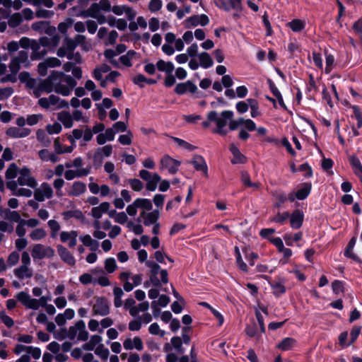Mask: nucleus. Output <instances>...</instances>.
<instances>
[{"label": "nucleus", "mask_w": 362, "mask_h": 362, "mask_svg": "<svg viewBox=\"0 0 362 362\" xmlns=\"http://www.w3.org/2000/svg\"><path fill=\"white\" fill-rule=\"evenodd\" d=\"M28 63V51L21 50L18 52V54L11 59L8 64V68L11 73L8 74V75L4 76V77H1L0 79L1 83H16L18 79L17 74L21 69V66H27Z\"/></svg>", "instance_id": "obj_2"}, {"label": "nucleus", "mask_w": 362, "mask_h": 362, "mask_svg": "<svg viewBox=\"0 0 362 362\" xmlns=\"http://www.w3.org/2000/svg\"><path fill=\"white\" fill-rule=\"evenodd\" d=\"M123 346L126 350L135 349L137 351H141L144 349L143 341L139 337L126 339L123 342Z\"/></svg>", "instance_id": "obj_25"}, {"label": "nucleus", "mask_w": 362, "mask_h": 362, "mask_svg": "<svg viewBox=\"0 0 362 362\" xmlns=\"http://www.w3.org/2000/svg\"><path fill=\"white\" fill-rule=\"evenodd\" d=\"M18 185H19L16 183V181L14 180L8 181L6 183L7 188L12 191L13 194L16 196L30 197L33 194V192L30 189L23 187L19 188Z\"/></svg>", "instance_id": "obj_16"}, {"label": "nucleus", "mask_w": 362, "mask_h": 362, "mask_svg": "<svg viewBox=\"0 0 362 362\" xmlns=\"http://www.w3.org/2000/svg\"><path fill=\"white\" fill-rule=\"evenodd\" d=\"M229 148L233 154V158L231 159L232 163L242 164L247 161L246 157L240 151L238 148L234 144H230Z\"/></svg>", "instance_id": "obj_27"}, {"label": "nucleus", "mask_w": 362, "mask_h": 362, "mask_svg": "<svg viewBox=\"0 0 362 362\" xmlns=\"http://www.w3.org/2000/svg\"><path fill=\"white\" fill-rule=\"evenodd\" d=\"M114 293V305L116 308H119L122 305V297L124 295L122 289L119 287H115L113 290Z\"/></svg>", "instance_id": "obj_51"}, {"label": "nucleus", "mask_w": 362, "mask_h": 362, "mask_svg": "<svg viewBox=\"0 0 362 362\" xmlns=\"http://www.w3.org/2000/svg\"><path fill=\"white\" fill-rule=\"evenodd\" d=\"M86 192V185L81 181L74 182L67 190L70 197H79Z\"/></svg>", "instance_id": "obj_21"}, {"label": "nucleus", "mask_w": 362, "mask_h": 362, "mask_svg": "<svg viewBox=\"0 0 362 362\" xmlns=\"http://www.w3.org/2000/svg\"><path fill=\"white\" fill-rule=\"evenodd\" d=\"M102 341V338L99 335H93L90 337L88 342L83 345V347L86 350H93L95 346Z\"/></svg>", "instance_id": "obj_53"}, {"label": "nucleus", "mask_w": 362, "mask_h": 362, "mask_svg": "<svg viewBox=\"0 0 362 362\" xmlns=\"http://www.w3.org/2000/svg\"><path fill=\"white\" fill-rule=\"evenodd\" d=\"M95 354L102 360L106 361L108 358L110 352L109 350L105 348L103 344H100L95 349Z\"/></svg>", "instance_id": "obj_55"}, {"label": "nucleus", "mask_w": 362, "mask_h": 362, "mask_svg": "<svg viewBox=\"0 0 362 362\" xmlns=\"http://www.w3.org/2000/svg\"><path fill=\"white\" fill-rule=\"evenodd\" d=\"M93 313L95 315L105 316L110 313V307L107 300L103 297L94 298Z\"/></svg>", "instance_id": "obj_12"}, {"label": "nucleus", "mask_w": 362, "mask_h": 362, "mask_svg": "<svg viewBox=\"0 0 362 362\" xmlns=\"http://www.w3.org/2000/svg\"><path fill=\"white\" fill-rule=\"evenodd\" d=\"M78 233L76 230L62 231L60 240L62 243H67L69 247H74L77 243Z\"/></svg>", "instance_id": "obj_23"}, {"label": "nucleus", "mask_w": 362, "mask_h": 362, "mask_svg": "<svg viewBox=\"0 0 362 362\" xmlns=\"http://www.w3.org/2000/svg\"><path fill=\"white\" fill-rule=\"evenodd\" d=\"M156 68L159 71L164 72L166 74H172L175 70L174 64L172 62L159 59L156 63Z\"/></svg>", "instance_id": "obj_36"}, {"label": "nucleus", "mask_w": 362, "mask_h": 362, "mask_svg": "<svg viewBox=\"0 0 362 362\" xmlns=\"http://www.w3.org/2000/svg\"><path fill=\"white\" fill-rule=\"evenodd\" d=\"M117 55L115 50L113 49H107L104 52V56L106 59H108L109 62L115 68L120 69V63L119 61L115 59V57Z\"/></svg>", "instance_id": "obj_43"}, {"label": "nucleus", "mask_w": 362, "mask_h": 362, "mask_svg": "<svg viewBox=\"0 0 362 362\" xmlns=\"http://www.w3.org/2000/svg\"><path fill=\"white\" fill-rule=\"evenodd\" d=\"M112 146L110 144L96 148L93 154V163L100 164L103 162L104 157H110L112 155Z\"/></svg>", "instance_id": "obj_17"}, {"label": "nucleus", "mask_w": 362, "mask_h": 362, "mask_svg": "<svg viewBox=\"0 0 362 362\" xmlns=\"http://www.w3.org/2000/svg\"><path fill=\"white\" fill-rule=\"evenodd\" d=\"M303 221V214L299 210H296L291 216V226L294 229L301 227Z\"/></svg>", "instance_id": "obj_37"}, {"label": "nucleus", "mask_w": 362, "mask_h": 362, "mask_svg": "<svg viewBox=\"0 0 362 362\" xmlns=\"http://www.w3.org/2000/svg\"><path fill=\"white\" fill-rule=\"evenodd\" d=\"M198 57L199 59V64L204 69H208L211 67L214 64L212 58L207 52H204L200 53L198 54Z\"/></svg>", "instance_id": "obj_42"}, {"label": "nucleus", "mask_w": 362, "mask_h": 362, "mask_svg": "<svg viewBox=\"0 0 362 362\" xmlns=\"http://www.w3.org/2000/svg\"><path fill=\"white\" fill-rule=\"evenodd\" d=\"M31 255L34 260L52 258L54 256V250L50 246L35 244L31 250Z\"/></svg>", "instance_id": "obj_9"}, {"label": "nucleus", "mask_w": 362, "mask_h": 362, "mask_svg": "<svg viewBox=\"0 0 362 362\" xmlns=\"http://www.w3.org/2000/svg\"><path fill=\"white\" fill-rule=\"evenodd\" d=\"M36 138L42 146L47 147L51 144V140L43 129H38L36 132Z\"/></svg>", "instance_id": "obj_47"}, {"label": "nucleus", "mask_w": 362, "mask_h": 362, "mask_svg": "<svg viewBox=\"0 0 362 362\" xmlns=\"http://www.w3.org/2000/svg\"><path fill=\"white\" fill-rule=\"evenodd\" d=\"M170 302V298L165 295H162L159 297L158 301H153L151 303V307L153 309H157V306L165 307Z\"/></svg>", "instance_id": "obj_58"}, {"label": "nucleus", "mask_w": 362, "mask_h": 362, "mask_svg": "<svg viewBox=\"0 0 362 362\" xmlns=\"http://www.w3.org/2000/svg\"><path fill=\"white\" fill-rule=\"evenodd\" d=\"M152 207L153 205L150 199L137 198L132 204L127 206L126 211L129 216H134L137 213V209H140V213H143L151 211Z\"/></svg>", "instance_id": "obj_5"}, {"label": "nucleus", "mask_w": 362, "mask_h": 362, "mask_svg": "<svg viewBox=\"0 0 362 362\" xmlns=\"http://www.w3.org/2000/svg\"><path fill=\"white\" fill-rule=\"evenodd\" d=\"M14 93L12 87L0 88V100H6L9 98Z\"/></svg>", "instance_id": "obj_60"}, {"label": "nucleus", "mask_w": 362, "mask_h": 362, "mask_svg": "<svg viewBox=\"0 0 362 362\" xmlns=\"http://www.w3.org/2000/svg\"><path fill=\"white\" fill-rule=\"evenodd\" d=\"M67 337L71 340L86 341L88 332L86 329V324L83 320L78 321L74 326L69 328Z\"/></svg>", "instance_id": "obj_6"}, {"label": "nucleus", "mask_w": 362, "mask_h": 362, "mask_svg": "<svg viewBox=\"0 0 362 362\" xmlns=\"http://www.w3.org/2000/svg\"><path fill=\"white\" fill-rule=\"evenodd\" d=\"M133 134L130 130L126 132L125 134H122L118 138V141L124 146L131 145L132 143Z\"/></svg>", "instance_id": "obj_54"}, {"label": "nucleus", "mask_w": 362, "mask_h": 362, "mask_svg": "<svg viewBox=\"0 0 362 362\" xmlns=\"http://www.w3.org/2000/svg\"><path fill=\"white\" fill-rule=\"evenodd\" d=\"M214 4L217 7L226 11H230L231 8L237 10V6L232 0H214Z\"/></svg>", "instance_id": "obj_45"}, {"label": "nucleus", "mask_w": 362, "mask_h": 362, "mask_svg": "<svg viewBox=\"0 0 362 362\" xmlns=\"http://www.w3.org/2000/svg\"><path fill=\"white\" fill-rule=\"evenodd\" d=\"M33 86L30 93L35 98H40L43 93H49L53 91L50 75L46 79L39 81H36Z\"/></svg>", "instance_id": "obj_11"}, {"label": "nucleus", "mask_w": 362, "mask_h": 362, "mask_svg": "<svg viewBox=\"0 0 362 362\" xmlns=\"http://www.w3.org/2000/svg\"><path fill=\"white\" fill-rule=\"evenodd\" d=\"M31 132L28 128H20L17 127H8L6 131V135L13 139L25 138Z\"/></svg>", "instance_id": "obj_18"}, {"label": "nucleus", "mask_w": 362, "mask_h": 362, "mask_svg": "<svg viewBox=\"0 0 362 362\" xmlns=\"http://www.w3.org/2000/svg\"><path fill=\"white\" fill-rule=\"evenodd\" d=\"M160 180L161 177L160 175L157 173H153L148 181H146V189L149 191H155Z\"/></svg>", "instance_id": "obj_46"}, {"label": "nucleus", "mask_w": 362, "mask_h": 362, "mask_svg": "<svg viewBox=\"0 0 362 362\" xmlns=\"http://www.w3.org/2000/svg\"><path fill=\"white\" fill-rule=\"evenodd\" d=\"M16 183L20 186H28L31 188H35L37 185L36 179L32 175L29 168L24 167L18 170V177Z\"/></svg>", "instance_id": "obj_7"}, {"label": "nucleus", "mask_w": 362, "mask_h": 362, "mask_svg": "<svg viewBox=\"0 0 362 362\" xmlns=\"http://www.w3.org/2000/svg\"><path fill=\"white\" fill-rule=\"evenodd\" d=\"M38 156L44 162L50 161L52 163H55L59 160V158L56 153L51 152L46 148L39 151Z\"/></svg>", "instance_id": "obj_32"}, {"label": "nucleus", "mask_w": 362, "mask_h": 362, "mask_svg": "<svg viewBox=\"0 0 362 362\" xmlns=\"http://www.w3.org/2000/svg\"><path fill=\"white\" fill-rule=\"evenodd\" d=\"M209 23V19L208 16L205 14L201 15H194L187 18L185 20V27L186 28H190L192 27H196L199 25L202 26H205L208 25Z\"/></svg>", "instance_id": "obj_14"}, {"label": "nucleus", "mask_w": 362, "mask_h": 362, "mask_svg": "<svg viewBox=\"0 0 362 362\" xmlns=\"http://www.w3.org/2000/svg\"><path fill=\"white\" fill-rule=\"evenodd\" d=\"M117 268V263L113 257H108L105 260V269L108 274L113 273Z\"/></svg>", "instance_id": "obj_56"}, {"label": "nucleus", "mask_w": 362, "mask_h": 362, "mask_svg": "<svg viewBox=\"0 0 362 362\" xmlns=\"http://www.w3.org/2000/svg\"><path fill=\"white\" fill-rule=\"evenodd\" d=\"M180 163L168 155L164 156L160 160L161 168L166 169L171 174H175L178 170Z\"/></svg>", "instance_id": "obj_15"}, {"label": "nucleus", "mask_w": 362, "mask_h": 362, "mask_svg": "<svg viewBox=\"0 0 362 362\" xmlns=\"http://www.w3.org/2000/svg\"><path fill=\"white\" fill-rule=\"evenodd\" d=\"M37 104L44 109H49L54 107L56 109L68 107V103L60 99L55 95H51L48 98H41L38 100Z\"/></svg>", "instance_id": "obj_8"}, {"label": "nucleus", "mask_w": 362, "mask_h": 362, "mask_svg": "<svg viewBox=\"0 0 362 362\" xmlns=\"http://www.w3.org/2000/svg\"><path fill=\"white\" fill-rule=\"evenodd\" d=\"M47 231L42 228H37L32 230L29 234L30 238L33 241H40L45 238Z\"/></svg>", "instance_id": "obj_41"}, {"label": "nucleus", "mask_w": 362, "mask_h": 362, "mask_svg": "<svg viewBox=\"0 0 362 362\" xmlns=\"http://www.w3.org/2000/svg\"><path fill=\"white\" fill-rule=\"evenodd\" d=\"M171 344L178 354H182L185 352V349L182 346V339L180 337H173L171 339Z\"/></svg>", "instance_id": "obj_59"}, {"label": "nucleus", "mask_w": 362, "mask_h": 362, "mask_svg": "<svg viewBox=\"0 0 362 362\" xmlns=\"http://www.w3.org/2000/svg\"><path fill=\"white\" fill-rule=\"evenodd\" d=\"M74 21L71 18H67L64 21L58 25V30L60 33L64 34L67 30L74 25Z\"/></svg>", "instance_id": "obj_57"}, {"label": "nucleus", "mask_w": 362, "mask_h": 362, "mask_svg": "<svg viewBox=\"0 0 362 362\" xmlns=\"http://www.w3.org/2000/svg\"><path fill=\"white\" fill-rule=\"evenodd\" d=\"M16 299L21 303L26 308L32 310H38L40 306L47 305L49 298L42 296L39 299L33 298L30 294L25 291H21L16 293Z\"/></svg>", "instance_id": "obj_4"}, {"label": "nucleus", "mask_w": 362, "mask_h": 362, "mask_svg": "<svg viewBox=\"0 0 362 362\" xmlns=\"http://www.w3.org/2000/svg\"><path fill=\"white\" fill-rule=\"evenodd\" d=\"M50 80L53 90L63 96L69 95L77 84L75 79L71 76L57 71H54L50 74Z\"/></svg>", "instance_id": "obj_1"}, {"label": "nucleus", "mask_w": 362, "mask_h": 362, "mask_svg": "<svg viewBox=\"0 0 362 362\" xmlns=\"http://www.w3.org/2000/svg\"><path fill=\"white\" fill-rule=\"evenodd\" d=\"M229 121V129L231 131L235 130L238 129L240 125H243L246 129L248 131H254L256 129V124L255 123L250 119H244L243 117H240L238 119H228V122Z\"/></svg>", "instance_id": "obj_13"}, {"label": "nucleus", "mask_w": 362, "mask_h": 362, "mask_svg": "<svg viewBox=\"0 0 362 362\" xmlns=\"http://www.w3.org/2000/svg\"><path fill=\"white\" fill-rule=\"evenodd\" d=\"M233 117V112L230 110H224L220 114L216 111H211L207 115L208 119L216 124V128L214 132L222 136L227 134L228 132L224 127L228 123V119H232Z\"/></svg>", "instance_id": "obj_3"}, {"label": "nucleus", "mask_w": 362, "mask_h": 362, "mask_svg": "<svg viewBox=\"0 0 362 362\" xmlns=\"http://www.w3.org/2000/svg\"><path fill=\"white\" fill-rule=\"evenodd\" d=\"M42 45L40 42L33 40L30 49H32V54L30 57L33 60H37L42 58L47 54L45 49H41Z\"/></svg>", "instance_id": "obj_28"}, {"label": "nucleus", "mask_w": 362, "mask_h": 362, "mask_svg": "<svg viewBox=\"0 0 362 362\" xmlns=\"http://www.w3.org/2000/svg\"><path fill=\"white\" fill-rule=\"evenodd\" d=\"M99 8L105 11H110L112 8L110 2L108 0H100L98 4H94L90 7V10H93L94 8Z\"/></svg>", "instance_id": "obj_62"}, {"label": "nucleus", "mask_w": 362, "mask_h": 362, "mask_svg": "<svg viewBox=\"0 0 362 362\" xmlns=\"http://www.w3.org/2000/svg\"><path fill=\"white\" fill-rule=\"evenodd\" d=\"M110 207V204L109 202H103L99 206L93 207L91 209L90 214L93 218L99 219L102 217L104 213L108 211Z\"/></svg>", "instance_id": "obj_33"}, {"label": "nucleus", "mask_w": 362, "mask_h": 362, "mask_svg": "<svg viewBox=\"0 0 362 362\" xmlns=\"http://www.w3.org/2000/svg\"><path fill=\"white\" fill-rule=\"evenodd\" d=\"M15 276L19 279H29L33 275V270L30 267L20 266L13 270Z\"/></svg>", "instance_id": "obj_30"}, {"label": "nucleus", "mask_w": 362, "mask_h": 362, "mask_svg": "<svg viewBox=\"0 0 362 362\" xmlns=\"http://www.w3.org/2000/svg\"><path fill=\"white\" fill-rule=\"evenodd\" d=\"M160 214L158 210H154L151 212H143L140 213V217L138 221H140V218H143L144 224L145 226H151L158 223Z\"/></svg>", "instance_id": "obj_22"}, {"label": "nucleus", "mask_w": 362, "mask_h": 362, "mask_svg": "<svg viewBox=\"0 0 362 362\" xmlns=\"http://www.w3.org/2000/svg\"><path fill=\"white\" fill-rule=\"evenodd\" d=\"M191 163L197 170L202 171L205 176H208L207 165L202 156L197 155L194 156Z\"/></svg>", "instance_id": "obj_31"}, {"label": "nucleus", "mask_w": 362, "mask_h": 362, "mask_svg": "<svg viewBox=\"0 0 362 362\" xmlns=\"http://www.w3.org/2000/svg\"><path fill=\"white\" fill-rule=\"evenodd\" d=\"M111 11L117 16L125 14L127 19L130 21L134 19L136 17V12L129 6L126 5L122 6H114Z\"/></svg>", "instance_id": "obj_20"}, {"label": "nucleus", "mask_w": 362, "mask_h": 362, "mask_svg": "<svg viewBox=\"0 0 362 362\" xmlns=\"http://www.w3.org/2000/svg\"><path fill=\"white\" fill-rule=\"evenodd\" d=\"M197 90V86L191 81H187L184 83L177 84L175 92L178 95H183L187 93H195Z\"/></svg>", "instance_id": "obj_19"}, {"label": "nucleus", "mask_w": 362, "mask_h": 362, "mask_svg": "<svg viewBox=\"0 0 362 362\" xmlns=\"http://www.w3.org/2000/svg\"><path fill=\"white\" fill-rule=\"evenodd\" d=\"M20 81L25 85V87L31 90L33 88L36 80L30 77L28 72L23 71L18 76Z\"/></svg>", "instance_id": "obj_38"}, {"label": "nucleus", "mask_w": 362, "mask_h": 362, "mask_svg": "<svg viewBox=\"0 0 362 362\" xmlns=\"http://www.w3.org/2000/svg\"><path fill=\"white\" fill-rule=\"evenodd\" d=\"M54 191L50 185L47 182H42L38 187H35L33 196L35 201L42 202L46 199L52 198Z\"/></svg>", "instance_id": "obj_10"}, {"label": "nucleus", "mask_w": 362, "mask_h": 362, "mask_svg": "<svg viewBox=\"0 0 362 362\" xmlns=\"http://www.w3.org/2000/svg\"><path fill=\"white\" fill-rule=\"evenodd\" d=\"M57 248V252L62 261L70 266L75 265L76 259L74 255L65 247L58 245Z\"/></svg>", "instance_id": "obj_24"}, {"label": "nucleus", "mask_w": 362, "mask_h": 362, "mask_svg": "<svg viewBox=\"0 0 362 362\" xmlns=\"http://www.w3.org/2000/svg\"><path fill=\"white\" fill-rule=\"evenodd\" d=\"M296 344V340L293 338H285L277 346L279 349L283 351L291 349Z\"/></svg>", "instance_id": "obj_52"}, {"label": "nucleus", "mask_w": 362, "mask_h": 362, "mask_svg": "<svg viewBox=\"0 0 362 362\" xmlns=\"http://www.w3.org/2000/svg\"><path fill=\"white\" fill-rule=\"evenodd\" d=\"M138 58V54L134 50L128 51L125 54L122 55L117 59L120 63V69L122 66L131 67L132 62Z\"/></svg>", "instance_id": "obj_26"}, {"label": "nucleus", "mask_w": 362, "mask_h": 362, "mask_svg": "<svg viewBox=\"0 0 362 362\" xmlns=\"http://www.w3.org/2000/svg\"><path fill=\"white\" fill-rule=\"evenodd\" d=\"M173 140L179 146L180 148L192 151L196 148L195 146L189 144L188 142L177 137H173Z\"/></svg>", "instance_id": "obj_61"}, {"label": "nucleus", "mask_w": 362, "mask_h": 362, "mask_svg": "<svg viewBox=\"0 0 362 362\" xmlns=\"http://www.w3.org/2000/svg\"><path fill=\"white\" fill-rule=\"evenodd\" d=\"M57 119L63 124L65 128L69 129L74 125L72 115L67 111L59 112L57 114Z\"/></svg>", "instance_id": "obj_35"}, {"label": "nucleus", "mask_w": 362, "mask_h": 362, "mask_svg": "<svg viewBox=\"0 0 362 362\" xmlns=\"http://www.w3.org/2000/svg\"><path fill=\"white\" fill-rule=\"evenodd\" d=\"M241 181L245 186L254 189H257L259 187V184L258 182H253L251 181L250 175L246 171L241 172Z\"/></svg>", "instance_id": "obj_44"}, {"label": "nucleus", "mask_w": 362, "mask_h": 362, "mask_svg": "<svg viewBox=\"0 0 362 362\" xmlns=\"http://www.w3.org/2000/svg\"><path fill=\"white\" fill-rule=\"evenodd\" d=\"M54 148L57 154H63L66 153H71L74 150V146H64L59 141V138H56L54 141Z\"/></svg>", "instance_id": "obj_40"}, {"label": "nucleus", "mask_w": 362, "mask_h": 362, "mask_svg": "<svg viewBox=\"0 0 362 362\" xmlns=\"http://www.w3.org/2000/svg\"><path fill=\"white\" fill-rule=\"evenodd\" d=\"M160 280L158 277V274H150L149 281L151 284L156 286H160L161 283L167 284L168 281V272L166 270H160Z\"/></svg>", "instance_id": "obj_34"}, {"label": "nucleus", "mask_w": 362, "mask_h": 362, "mask_svg": "<svg viewBox=\"0 0 362 362\" xmlns=\"http://www.w3.org/2000/svg\"><path fill=\"white\" fill-rule=\"evenodd\" d=\"M53 11L46 10L43 8H38L35 12V16L39 18H50L54 16Z\"/></svg>", "instance_id": "obj_64"}, {"label": "nucleus", "mask_w": 362, "mask_h": 362, "mask_svg": "<svg viewBox=\"0 0 362 362\" xmlns=\"http://www.w3.org/2000/svg\"><path fill=\"white\" fill-rule=\"evenodd\" d=\"M90 170L88 168H80L76 170H67L64 172V177L67 180H72L76 177H81L89 174Z\"/></svg>", "instance_id": "obj_29"}, {"label": "nucleus", "mask_w": 362, "mask_h": 362, "mask_svg": "<svg viewBox=\"0 0 362 362\" xmlns=\"http://www.w3.org/2000/svg\"><path fill=\"white\" fill-rule=\"evenodd\" d=\"M84 246L88 247L91 250L95 251L98 247V243L93 240L88 234L81 235L79 238Z\"/></svg>", "instance_id": "obj_39"}, {"label": "nucleus", "mask_w": 362, "mask_h": 362, "mask_svg": "<svg viewBox=\"0 0 362 362\" xmlns=\"http://www.w3.org/2000/svg\"><path fill=\"white\" fill-rule=\"evenodd\" d=\"M287 25L293 31V32H300L305 28V23L304 21L300 19H294L291 22L287 23Z\"/></svg>", "instance_id": "obj_49"}, {"label": "nucleus", "mask_w": 362, "mask_h": 362, "mask_svg": "<svg viewBox=\"0 0 362 362\" xmlns=\"http://www.w3.org/2000/svg\"><path fill=\"white\" fill-rule=\"evenodd\" d=\"M311 185L310 184L305 183L303 185L302 188L298 189L296 193V197L299 200L305 199L310 192Z\"/></svg>", "instance_id": "obj_50"}, {"label": "nucleus", "mask_w": 362, "mask_h": 362, "mask_svg": "<svg viewBox=\"0 0 362 362\" xmlns=\"http://www.w3.org/2000/svg\"><path fill=\"white\" fill-rule=\"evenodd\" d=\"M23 22V18L21 13H15L8 17V25L10 28L18 27Z\"/></svg>", "instance_id": "obj_48"}, {"label": "nucleus", "mask_w": 362, "mask_h": 362, "mask_svg": "<svg viewBox=\"0 0 362 362\" xmlns=\"http://www.w3.org/2000/svg\"><path fill=\"white\" fill-rule=\"evenodd\" d=\"M18 174V168L15 163H11L9 165L8 168L6 171V178L8 180H11L15 178Z\"/></svg>", "instance_id": "obj_63"}]
</instances>
